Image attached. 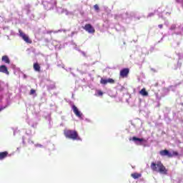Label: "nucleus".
<instances>
[{
	"label": "nucleus",
	"mask_w": 183,
	"mask_h": 183,
	"mask_svg": "<svg viewBox=\"0 0 183 183\" xmlns=\"http://www.w3.org/2000/svg\"><path fill=\"white\" fill-rule=\"evenodd\" d=\"M98 95H99V97H102L104 95V93L102 92V91L99 90L98 91Z\"/></svg>",
	"instance_id": "obj_18"
},
{
	"label": "nucleus",
	"mask_w": 183,
	"mask_h": 183,
	"mask_svg": "<svg viewBox=\"0 0 183 183\" xmlns=\"http://www.w3.org/2000/svg\"><path fill=\"white\" fill-rule=\"evenodd\" d=\"M100 84H102V85H107V84H115V80H114L113 79H103L102 78L100 80Z\"/></svg>",
	"instance_id": "obj_9"
},
{
	"label": "nucleus",
	"mask_w": 183,
	"mask_h": 183,
	"mask_svg": "<svg viewBox=\"0 0 183 183\" xmlns=\"http://www.w3.org/2000/svg\"><path fill=\"white\" fill-rule=\"evenodd\" d=\"M154 13H150L149 14L148 16L151 17V16H154Z\"/></svg>",
	"instance_id": "obj_21"
},
{
	"label": "nucleus",
	"mask_w": 183,
	"mask_h": 183,
	"mask_svg": "<svg viewBox=\"0 0 183 183\" xmlns=\"http://www.w3.org/2000/svg\"><path fill=\"white\" fill-rule=\"evenodd\" d=\"M176 28H177V26L172 25V26H171L170 29H171L172 31H174V29H175Z\"/></svg>",
	"instance_id": "obj_19"
},
{
	"label": "nucleus",
	"mask_w": 183,
	"mask_h": 183,
	"mask_svg": "<svg viewBox=\"0 0 183 183\" xmlns=\"http://www.w3.org/2000/svg\"><path fill=\"white\" fill-rule=\"evenodd\" d=\"M19 36H21V38H22V39L25 41L26 44H32V40L29 39V36H28V35L25 34V33H23V31L21 30L19 31Z\"/></svg>",
	"instance_id": "obj_4"
},
{
	"label": "nucleus",
	"mask_w": 183,
	"mask_h": 183,
	"mask_svg": "<svg viewBox=\"0 0 183 183\" xmlns=\"http://www.w3.org/2000/svg\"><path fill=\"white\" fill-rule=\"evenodd\" d=\"M1 61L4 62L5 64H11V60L9 59V57L8 56L5 55L1 57Z\"/></svg>",
	"instance_id": "obj_12"
},
{
	"label": "nucleus",
	"mask_w": 183,
	"mask_h": 183,
	"mask_svg": "<svg viewBox=\"0 0 183 183\" xmlns=\"http://www.w3.org/2000/svg\"><path fill=\"white\" fill-rule=\"evenodd\" d=\"M159 154L161 157H168V158H172V157H178V152H172V153L169 152L167 149L161 150L159 152Z\"/></svg>",
	"instance_id": "obj_3"
},
{
	"label": "nucleus",
	"mask_w": 183,
	"mask_h": 183,
	"mask_svg": "<svg viewBox=\"0 0 183 183\" xmlns=\"http://www.w3.org/2000/svg\"><path fill=\"white\" fill-rule=\"evenodd\" d=\"M83 29L86 31L89 34H95V29L90 24H85Z\"/></svg>",
	"instance_id": "obj_5"
},
{
	"label": "nucleus",
	"mask_w": 183,
	"mask_h": 183,
	"mask_svg": "<svg viewBox=\"0 0 183 183\" xmlns=\"http://www.w3.org/2000/svg\"><path fill=\"white\" fill-rule=\"evenodd\" d=\"M71 108H72L73 112L76 115V117H77L78 118H82V113L79 111V109H78V107H76V106L73 104L71 106Z\"/></svg>",
	"instance_id": "obj_7"
},
{
	"label": "nucleus",
	"mask_w": 183,
	"mask_h": 183,
	"mask_svg": "<svg viewBox=\"0 0 183 183\" xmlns=\"http://www.w3.org/2000/svg\"><path fill=\"white\" fill-rule=\"evenodd\" d=\"M150 168L153 172H159V174L162 175L168 174V169L161 161L152 162L150 164Z\"/></svg>",
	"instance_id": "obj_1"
},
{
	"label": "nucleus",
	"mask_w": 183,
	"mask_h": 183,
	"mask_svg": "<svg viewBox=\"0 0 183 183\" xmlns=\"http://www.w3.org/2000/svg\"><path fill=\"white\" fill-rule=\"evenodd\" d=\"M0 72H2V74H6V75H9L8 67H6L5 65L0 66Z\"/></svg>",
	"instance_id": "obj_10"
},
{
	"label": "nucleus",
	"mask_w": 183,
	"mask_h": 183,
	"mask_svg": "<svg viewBox=\"0 0 183 183\" xmlns=\"http://www.w3.org/2000/svg\"><path fill=\"white\" fill-rule=\"evenodd\" d=\"M158 27L159 28V29H162V28H164V25L162 24H159Z\"/></svg>",
	"instance_id": "obj_20"
},
{
	"label": "nucleus",
	"mask_w": 183,
	"mask_h": 183,
	"mask_svg": "<svg viewBox=\"0 0 183 183\" xmlns=\"http://www.w3.org/2000/svg\"><path fill=\"white\" fill-rule=\"evenodd\" d=\"M5 107H1V108H0V112H1V111H4V109Z\"/></svg>",
	"instance_id": "obj_22"
},
{
	"label": "nucleus",
	"mask_w": 183,
	"mask_h": 183,
	"mask_svg": "<svg viewBox=\"0 0 183 183\" xmlns=\"http://www.w3.org/2000/svg\"><path fill=\"white\" fill-rule=\"evenodd\" d=\"M9 156V153H8V152L6 151L0 152V161L5 159V158H7V157Z\"/></svg>",
	"instance_id": "obj_11"
},
{
	"label": "nucleus",
	"mask_w": 183,
	"mask_h": 183,
	"mask_svg": "<svg viewBox=\"0 0 183 183\" xmlns=\"http://www.w3.org/2000/svg\"><path fill=\"white\" fill-rule=\"evenodd\" d=\"M36 92L35 91V89H31L30 90L29 94H30V95H34V94H35Z\"/></svg>",
	"instance_id": "obj_16"
},
{
	"label": "nucleus",
	"mask_w": 183,
	"mask_h": 183,
	"mask_svg": "<svg viewBox=\"0 0 183 183\" xmlns=\"http://www.w3.org/2000/svg\"><path fill=\"white\" fill-rule=\"evenodd\" d=\"M132 141H134L137 145H142V142H147V140L142 138H138L137 137H133Z\"/></svg>",
	"instance_id": "obj_8"
},
{
	"label": "nucleus",
	"mask_w": 183,
	"mask_h": 183,
	"mask_svg": "<svg viewBox=\"0 0 183 183\" xmlns=\"http://www.w3.org/2000/svg\"><path fill=\"white\" fill-rule=\"evenodd\" d=\"M64 137L69 139H72L73 141H81V137L78 134V132L75 130H64Z\"/></svg>",
	"instance_id": "obj_2"
},
{
	"label": "nucleus",
	"mask_w": 183,
	"mask_h": 183,
	"mask_svg": "<svg viewBox=\"0 0 183 183\" xmlns=\"http://www.w3.org/2000/svg\"><path fill=\"white\" fill-rule=\"evenodd\" d=\"M142 175L139 173L135 172V173H132L131 174V177L134 178V179H138V178H141Z\"/></svg>",
	"instance_id": "obj_14"
},
{
	"label": "nucleus",
	"mask_w": 183,
	"mask_h": 183,
	"mask_svg": "<svg viewBox=\"0 0 183 183\" xmlns=\"http://www.w3.org/2000/svg\"><path fill=\"white\" fill-rule=\"evenodd\" d=\"M94 8L96 11H99V6H98V4H95L94 6Z\"/></svg>",
	"instance_id": "obj_17"
},
{
	"label": "nucleus",
	"mask_w": 183,
	"mask_h": 183,
	"mask_svg": "<svg viewBox=\"0 0 183 183\" xmlns=\"http://www.w3.org/2000/svg\"><path fill=\"white\" fill-rule=\"evenodd\" d=\"M140 95H142V97H148V92H147V89L145 88L142 89V90L139 92Z\"/></svg>",
	"instance_id": "obj_15"
},
{
	"label": "nucleus",
	"mask_w": 183,
	"mask_h": 183,
	"mask_svg": "<svg viewBox=\"0 0 183 183\" xmlns=\"http://www.w3.org/2000/svg\"><path fill=\"white\" fill-rule=\"evenodd\" d=\"M119 75L121 78H127L128 75H129V69L128 68L122 69L120 71Z\"/></svg>",
	"instance_id": "obj_6"
},
{
	"label": "nucleus",
	"mask_w": 183,
	"mask_h": 183,
	"mask_svg": "<svg viewBox=\"0 0 183 183\" xmlns=\"http://www.w3.org/2000/svg\"><path fill=\"white\" fill-rule=\"evenodd\" d=\"M33 68L36 72H41V66L38 63H34L33 65Z\"/></svg>",
	"instance_id": "obj_13"
}]
</instances>
